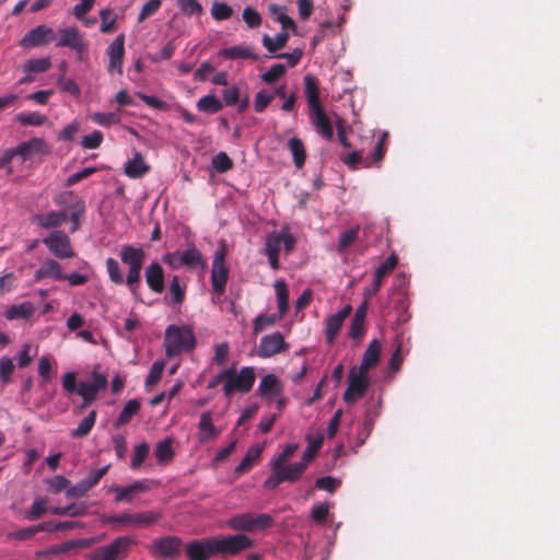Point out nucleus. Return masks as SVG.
Masks as SVG:
<instances>
[{
  "mask_svg": "<svg viewBox=\"0 0 560 560\" xmlns=\"http://www.w3.org/2000/svg\"><path fill=\"white\" fill-rule=\"evenodd\" d=\"M303 80L304 94L310 107V119L316 131L326 140H330L334 136V128L329 116L320 104L317 79L312 74H306Z\"/></svg>",
  "mask_w": 560,
  "mask_h": 560,
  "instance_id": "nucleus-1",
  "label": "nucleus"
},
{
  "mask_svg": "<svg viewBox=\"0 0 560 560\" xmlns=\"http://www.w3.org/2000/svg\"><path fill=\"white\" fill-rule=\"evenodd\" d=\"M49 153L50 148L44 139L32 138L28 141L20 143L15 148L3 151L0 155V168L7 167L8 174H12L13 171L10 163L15 159H18L20 163H24L34 156L48 155Z\"/></svg>",
  "mask_w": 560,
  "mask_h": 560,
  "instance_id": "nucleus-2",
  "label": "nucleus"
},
{
  "mask_svg": "<svg viewBox=\"0 0 560 560\" xmlns=\"http://www.w3.org/2000/svg\"><path fill=\"white\" fill-rule=\"evenodd\" d=\"M196 346L192 330L187 326L170 325L165 329L164 347L168 358L191 351Z\"/></svg>",
  "mask_w": 560,
  "mask_h": 560,
  "instance_id": "nucleus-3",
  "label": "nucleus"
},
{
  "mask_svg": "<svg viewBox=\"0 0 560 560\" xmlns=\"http://www.w3.org/2000/svg\"><path fill=\"white\" fill-rule=\"evenodd\" d=\"M226 526L241 534L244 533H259L273 525V518L267 513H238L232 515L226 521Z\"/></svg>",
  "mask_w": 560,
  "mask_h": 560,
  "instance_id": "nucleus-4",
  "label": "nucleus"
},
{
  "mask_svg": "<svg viewBox=\"0 0 560 560\" xmlns=\"http://www.w3.org/2000/svg\"><path fill=\"white\" fill-rule=\"evenodd\" d=\"M228 381L223 385V394L225 397H231L235 393H248L256 381V373L253 366H243L238 372L236 371V362L228 366Z\"/></svg>",
  "mask_w": 560,
  "mask_h": 560,
  "instance_id": "nucleus-5",
  "label": "nucleus"
},
{
  "mask_svg": "<svg viewBox=\"0 0 560 560\" xmlns=\"http://www.w3.org/2000/svg\"><path fill=\"white\" fill-rule=\"evenodd\" d=\"M217 556H236L254 546V541L245 534L212 537Z\"/></svg>",
  "mask_w": 560,
  "mask_h": 560,
  "instance_id": "nucleus-6",
  "label": "nucleus"
},
{
  "mask_svg": "<svg viewBox=\"0 0 560 560\" xmlns=\"http://www.w3.org/2000/svg\"><path fill=\"white\" fill-rule=\"evenodd\" d=\"M135 544V539L131 536H119L115 538L110 544L97 547L90 553L91 560H119L125 558L131 546Z\"/></svg>",
  "mask_w": 560,
  "mask_h": 560,
  "instance_id": "nucleus-7",
  "label": "nucleus"
},
{
  "mask_svg": "<svg viewBox=\"0 0 560 560\" xmlns=\"http://www.w3.org/2000/svg\"><path fill=\"white\" fill-rule=\"evenodd\" d=\"M43 243L49 252L59 259L74 257V250L69 236L62 231H54L43 238Z\"/></svg>",
  "mask_w": 560,
  "mask_h": 560,
  "instance_id": "nucleus-8",
  "label": "nucleus"
},
{
  "mask_svg": "<svg viewBox=\"0 0 560 560\" xmlns=\"http://www.w3.org/2000/svg\"><path fill=\"white\" fill-rule=\"evenodd\" d=\"M163 261L173 269H179L184 266L196 267L201 264V253L194 246L185 250L167 253L163 256Z\"/></svg>",
  "mask_w": 560,
  "mask_h": 560,
  "instance_id": "nucleus-9",
  "label": "nucleus"
},
{
  "mask_svg": "<svg viewBox=\"0 0 560 560\" xmlns=\"http://www.w3.org/2000/svg\"><path fill=\"white\" fill-rule=\"evenodd\" d=\"M368 386V374L358 371L357 368L353 366L348 375V387L343 394L345 401L348 404L357 401L365 394Z\"/></svg>",
  "mask_w": 560,
  "mask_h": 560,
  "instance_id": "nucleus-10",
  "label": "nucleus"
},
{
  "mask_svg": "<svg viewBox=\"0 0 560 560\" xmlns=\"http://www.w3.org/2000/svg\"><path fill=\"white\" fill-rule=\"evenodd\" d=\"M296 240L290 233L288 228H282L279 232H272L267 235L265 241V254L279 255L281 246L285 252H291L295 246Z\"/></svg>",
  "mask_w": 560,
  "mask_h": 560,
  "instance_id": "nucleus-11",
  "label": "nucleus"
},
{
  "mask_svg": "<svg viewBox=\"0 0 560 560\" xmlns=\"http://www.w3.org/2000/svg\"><path fill=\"white\" fill-rule=\"evenodd\" d=\"M161 513L159 512H142V513H124L120 515H109L104 518L106 523L109 524H133L138 526H149L155 523L161 518Z\"/></svg>",
  "mask_w": 560,
  "mask_h": 560,
  "instance_id": "nucleus-12",
  "label": "nucleus"
},
{
  "mask_svg": "<svg viewBox=\"0 0 560 560\" xmlns=\"http://www.w3.org/2000/svg\"><path fill=\"white\" fill-rule=\"evenodd\" d=\"M229 277V269L225 266V253L224 249L215 252L212 270H211V284L215 293H223Z\"/></svg>",
  "mask_w": 560,
  "mask_h": 560,
  "instance_id": "nucleus-13",
  "label": "nucleus"
},
{
  "mask_svg": "<svg viewBox=\"0 0 560 560\" xmlns=\"http://www.w3.org/2000/svg\"><path fill=\"white\" fill-rule=\"evenodd\" d=\"M182 540L175 536H165L154 539L149 547L152 556L163 559H170L179 553Z\"/></svg>",
  "mask_w": 560,
  "mask_h": 560,
  "instance_id": "nucleus-14",
  "label": "nucleus"
},
{
  "mask_svg": "<svg viewBox=\"0 0 560 560\" xmlns=\"http://www.w3.org/2000/svg\"><path fill=\"white\" fill-rule=\"evenodd\" d=\"M56 37L55 31L47 25H38L30 30L21 39L20 45L23 48H33L47 45Z\"/></svg>",
  "mask_w": 560,
  "mask_h": 560,
  "instance_id": "nucleus-15",
  "label": "nucleus"
},
{
  "mask_svg": "<svg viewBox=\"0 0 560 560\" xmlns=\"http://www.w3.org/2000/svg\"><path fill=\"white\" fill-rule=\"evenodd\" d=\"M106 387L107 377L100 373H94L90 382H80L77 393L83 398V407L95 400L98 392Z\"/></svg>",
  "mask_w": 560,
  "mask_h": 560,
  "instance_id": "nucleus-16",
  "label": "nucleus"
},
{
  "mask_svg": "<svg viewBox=\"0 0 560 560\" xmlns=\"http://www.w3.org/2000/svg\"><path fill=\"white\" fill-rule=\"evenodd\" d=\"M186 556L188 560H209L217 556L213 539H196L186 544Z\"/></svg>",
  "mask_w": 560,
  "mask_h": 560,
  "instance_id": "nucleus-17",
  "label": "nucleus"
},
{
  "mask_svg": "<svg viewBox=\"0 0 560 560\" xmlns=\"http://www.w3.org/2000/svg\"><path fill=\"white\" fill-rule=\"evenodd\" d=\"M58 34H59V38L57 42L58 47H68L80 55L88 47V45L83 38V35L80 33V31L75 26H68L65 28H60Z\"/></svg>",
  "mask_w": 560,
  "mask_h": 560,
  "instance_id": "nucleus-18",
  "label": "nucleus"
},
{
  "mask_svg": "<svg viewBox=\"0 0 560 560\" xmlns=\"http://www.w3.org/2000/svg\"><path fill=\"white\" fill-rule=\"evenodd\" d=\"M108 72L122 74V63L125 57V35L119 34L107 47Z\"/></svg>",
  "mask_w": 560,
  "mask_h": 560,
  "instance_id": "nucleus-19",
  "label": "nucleus"
},
{
  "mask_svg": "<svg viewBox=\"0 0 560 560\" xmlns=\"http://www.w3.org/2000/svg\"><path fill=\"white\" fill-rule=\"evenodd\" d=\"M283 392V384L275 374L265 375L257 387V395L265 401L273 402Z\"/></svg>",
  "mask_w": 560,
  "mask_h": 560,
  "instance_id": "nucleus-20",
  "label": "nucleus"
},
{
  "mask_svg": "<svg viewBox=\"0 0 560 560\" xmlns=\"http://www.w3.org/2000/svg\"><path fill=\"white\" fill-rule=\"evenodd\" d=\"M284 349H287L284 338L281 332L277 331L260 339L257 352L260 358H269Z\"/></svg>",
  "mask_w": 560,
  "mask_h": 560,
  "instance_id": "nucleus-21",
  "label": "nucleus"
},
{
  "mask_svg": "<svg viewBox=\"0 0 560 560\" xmlns=\"http://www.w3.org/2000/svg\"><path fill=\"white\" fill-rule=\"evenodd\" d=\"M352 312V306L350 304L345 305L340 311L336 314L330 315L326 318L325 322V332L326 339L328 343H332L343 325L345 319Z\"/></svg>",
  "mask_w": 560,
  "mask_h": 560,
  "instance_id": "nucleus-22",
  "label": "nucleus"
},
{
  "mask_svg": "<svg viewBox=\"0 0 560 560\" xmlns=\"http://www.w3.org/2000/svg\"><path fill=\"white\" fill-rule=\"evenodd\" d=\"M386 137V133L383 135V137L376 142L374 152L372 155V161L363 160L360 152L354 151L352 153H349L345 158H342V161L351 168H355L359 163H362L364 167H370L373 163L380 162L384 156V139Z\"/></svg>",
  "mask_w": 560,
  "mask_h": 560,
  "instance_id": "nucleus-23",
  "label": "nucleus"
},
{
  "mask_svg": "<svg viewBox=\"0 0 560 560\" xmlns=\"http://www.w3.org/2000/svg\"><path fill=\"white\" fill-rule=\"evenodd\" d=\"M35 281L43 279H51L55 281H61L66 279V272L60 262L56 259H46L34 273Z\"/></svg>",
  "mask_w": 560,
  "mask_h": 560,
  "instance_id": "nucleus-24",
  "label": "nucleus"
},
{
  "mask_svg": "<svg viewBox=\"0 0 560 560\" xmlns=\"http://www.w3.org/2000/svg\"><path fill=\"white\" fill-rule=\"evenodd\" d=\"M150 489L147 480H137L132 485L129 486H112L110 491L115 492L117 495L115 498L116 502H131L133 497L145 492Z\"/></svg>",
  "mask_w": 560,
  "mask_h": 560,
  "instance_id": "nucleus-25",
  "label": "nucleus"
},
{
  "mask_svg": "<svg viewBox=\"0 0 560 560\" xmlns=\"http://www.w3.org/2000/svg\"><path fill=\"white\" fill-rule=\"evenodd\" d=\"M150 172V165L139 151H133L132 158L124 164V174L129 178H141Z\"/></svg>",
  "mask_w": 560,
  "mask_h": 560,
  "instance_id": "nucleus-26",
  "label": "nucleus"
},
{
  "mask_svg": "<svg viewBox=\"0 0 560 560\" xmlns=\"http://www.w3.org/2000/svg\"><path fill=\"white\" fill-rule=\"evenodd\" d=\"M144 276L151 291L155 293L164 291V270L160 264H150L144 270Z\"/></svg>",
  "mask_w": 560,
  "mask_h": 560,
  "instance_id": "nucleus-27",
  "label": "nucleus"
},
{
  "mask_svg": "<svg viewBox=\"0 0 560 560\" xmlns=\"http://www.w3.org/2000/svg\"><path fill=\"white\" fill-rule=\"evenodd\" d=\"M119 256L121 261L128 266V269H142L145 252L139 247L124 245L120 249Z\"/></svg>",
  "mask_w": 560,
  "mask_h": 560,
  "instance_id": "nucleus-28",
  "label": "nucleus"
},
{
  "mask_svg": "<svg viewBox=\"0 0 560 560\" xmlns=\"http://www.w3.org/2000/svg\"><path fill=\"white\" fill-rule=\"evenodd\" d=\"M68 219V213L65 210L49 211L34 217L33 222L43 229H56L61 226Z\"/></svg>",
  "mask_w": 560,
  "mask_h": 560,
  "instance_id": "nucleus-29",
  "label": "nucleus"
},
{
  "mask_svg": "<svg viewBox=\"0 0 560 560\" xmlns=\"http://www.w3.org/2000/svg\"><path fill=\"white\" fill-rule=\"evenodd\" d=\"M51 67L49 57L30 59L23 65V72L25 75L20 80V83H28L33 81L34 73L46 72Z\"/></svg>",
  "mask_w": 560,
  "mask_h": 560,
  "instance_id": "nucleus-30",
  "label": "nucleus"
},
{
  "mask_svg": "<svg viewBox=\"0 0 560 560\" xmlns=\"http://www.w3.org/2000/svg\"><path fill=\"white\" fill-rule=\"evenodd\" d=\"M381 355V343L378 340L373 339L364 351L361 364L357 368L358 371L369 373V370L378 363Z\"/></svg>",
  "mask_w": 560,
  "mask_h": 560,
  "instance_id": "nucleus-31",
  "label": "nucleus"
},
{
  "mask_svg": "<svg viewBox=\"0 0 560 560\" xmlns=\"http://www.w3.org/2000/svg\"><path fill=\"white\" fill-rule=\"evenodd\" d=\"M219 55L226 60L252 59L258 60L259 56L246 45H236L232 47L222 48Z\"/></svg>",
  "mask_w": 560,
  "mask_h": 560,
  "instance_id": "nucleus-32",
  "label": "nucleus"
},
{
  "mask_svg": "<svg viewBox=\"0 0 560 560\" xmlns=\"http://www.w3.org/2000/svg\"><path fill=\"white\" fill-rule=\"evenodd\" d=\"M199 441L201 443L214 440L219 435V430L213 425L211 411H205L200 415L199 423Z\"/></svg>",
  "mask_w": 560,
  "mask_h": 560,
  "instance_id": "nucleus-33",
  "label": "nucleus"
},
{
  "mask_svg": "<svg viewBox=\"0 0 560 560\" xmlns=\"http://www.w3.org/2000/svg\"><path fill=\"white\" fill-rule=\"evenodd\" d=\"M34 305L31 302H23L9 307L4 313V317L9 320L28 319L34 315Z\"/></svg>",
  "mask_w": 560,
  "mask_h": 560,
  "instance_id": "nucleus-34",
  "label": "nucleus"
},
{
  "mask_svg": "<svg viewBox=\"0 0 560 560\" xmlns=\"http://www.w3.org/2000/svg\"><path fill=\"white\" fill-rule=\"evenodd\" d=\"M141 408V401L139 399L128 400L122 410L120 411L114 425L119 428L130 422L133 416L138 415Z\"/></svg>",
  "mask_w": 560,
  "mask_h": 560,
  "instance_id": "nucleus-35",
  "label": "nucleus"
},
{
  "mask_svg": "<svg viewBox=\"0 0 560 560\" xmlns=\"http://www.w3.org/2000/svg\"><path fill=\"white\" fill-rule=\"evenodd\" d=\"M305 463L296 462L293 464H283L279 467L285 482H295L298 481L304 471L306 470Z\"/></svg>",
  "mask_w": 560,
  "mask_h": 560,
  "instance_id": "nucleus-36",
  "label": "nucleus"
},
{
  "mask_svg": "<svg viewBox=\"0 0 560 560\" xmlns=\"http://www.w3.org/2000/svg\"><path fill=\"white\" fill-rule=\"evenodd\" d=\"M262 451H264V445H260V444H256V445H253L252 447H249L246 455L243 457L241 463L236 466L235 472L240 475V474H243L244 471L250 469L253 464L255 463V460H257L259 458V456L261 455Z\"/></svg>",
  "mask_w": 560,
  "mask_h": 560,
  "instance_id": "nucleus-37",
  "label": "nucleus"
},
{
  "mask_svg": "<svg viewBox=\"0 0 560 560\" xmlns=\"http://www.w3.org/2000/svg\"><path fill=\"white\" fill-rule=\"evenodd\" d=\"M288 39L289 34L283 31L278 33L275 37H270L268 34H265L261 38V42L270 54H275L287 45Z\"/></svg>",
  "mask_w": 560,
  "mask_h": 560,
  "instance_id": "nucleus-38",
  "label": "nucleus"
},
{
  "mask_svg": "<svg viewBox=\"0 0 560 560\" xmlns=\"http://www.w3.org/2000/svg\"><path fill=\"white\" fill-rule=\"evenodd\" d=\"M288 149L290 150L293 156V163L296 168H302L305 163V148L301 139L299 138H290L288 140Z\"/></svg>",
  "mask_w": 560,
  "mask_h": 560,
  "instance_id": "nucleus-39",
  "label": "nucleus"
},
{
  "mask_svg": "<svg viewBox=\"0 0 560 560\" xmlns=\"http://www.w3.org/2000/svg\"><path fill=\"white\" fill-rule=\"evenodd\" d=\"M307 446L303 453L302 463H305V466L307 467L311 460L315 457L317 452L320 450L323 442H324V435L318 434L315 438H312L311 435H307Z\"/></svg>",
  "mask_w": 560,
  "mask_h": 560,
  "instance_id": "nucleus-40",
  "label": "nucleus"
},
{
  "mask_svg": "<svg viewBox=\"0 0 560 560\" xmlns=\"http://www.w3.org/2000/svg\"><path fill=\"white\" fill-rule=\"evenodd\" d=\"M365 315H366V301L360 307L357 308L355 314L351 320V327H350L349 335L352 338H358L362 335Z\"/></svg>",
  "mask_w": 560,
  "mask_h": 560,
  "instance_id": "nucleus-41",
  "label": "nucleus"
},
{
  "mask_svg": "<svg viewBox=\"0 0 560 560\" xmlns=\"http://www.w3.org/2000/svg\"><path fill=\"white\" fill-rule=\"evenodd\" d=\"M196 106L199 112L213 114L223 108V103L214 94H208L199 98Z\"/></svg>",
  "mask_w": 560,
  "mask_h": 560,
  "instance_id": "nucleus-42",
  "label": "nucleus"
},
{
  "mask_svg": "<svg viewBox=\"0 0 560 560\" xmlns=\"http://www.w3.org/2000/svg\"><path fill=\"white\" fill-rule=\"evenodd\" d=\"M172 444L173 441L170 438H166L156 444L154 453L160 464L168 463L174 457Z\"/></svg>",
  "mask_w": 560,
  "mask_h": 560,
  "instance_id": "nucleus-43",
  "label": "nucleus"
},
{
  "mask_svg": "<svg viewBox=\"0 0 560 560\" xmlns=\"http://www.w3.org/2000/svg\"><path fill=\"white\" fill-rule=\"evenodd\" d=\"M95 421H96V411L92 410L89 412V415L86 417H84L81 420L79 425L74 430L71 431V436L74 439L86 436L91 432L92 428L94 427Z\"/></svg>",
  "mask_w": 560,
  "mask_h": 560,
  "instance_id": "nucleus-44",
  "label": "nucleus"
},
{
  "mask_svg": "<svg viewBox=\"0 0 560 560\" xmlns=\"http://www.w3.org/2000/svg\"><path fill=\"white\" fill-rule=\"evenodd\" d=\"M269 12L276 18V20L281 24L283 30H295V22L287 14V9L284 7H279L277 4H269Z\"/></svg>",
  "mask_w": 560,
  "mask_h": 560,
  "instance_id": "nucleus-45",
  "label": "nucleus"
},
{
  "mask_svg": "<svg viewBox=\"0 0 560 560\" xmlns=\"http://www.w3.org/2000/svg\"><path fill=\"white\" fill-rule=\"evenodd\" d=\"M275 291L278 300V310L280 314H285L288 311L289 291L287 283L283 279H277L275 281Z\"/></svg>",
  "mask_w": 560,
  "mask_h": 560,
  "instance_id": "nucleus-46",
  "label": "nucleus"
},
{
  "mask_svg": "<svg viewBox=\"0 0 560 560\" xmlns=\"http://www.w3.org/2000/svg\"><path fill=\"white\" fill-rule=\"evenodd\" d=\"M65 196H68V197H71V198L75 199V203L73 206V210L68 215L70 218L71 222H72V226L70 229V232H75L79 229V226H80L79 219H80V215L83 214L84 211H85V205H84V202L80 198L74 196L72 191H68V192L61 195V197H65Z\"/></svg>",
  "mask_w": 560,
  "mask_h": 560,
  "instance_id": "nucleus-47",
  "label": "nucleus"
},
{
  "mask_svg": "<svg viewBox=\"0 0 560 560\" xmlns=\"http://www.w3.org/2000/svg\"><path fill=\"white\" fill-rule=\"evenodd\" d=\"M90 118L93 122L103 126L108 127L113 125H117L120 122L121 118L120 115L117 113H93L90 115Z\"/></svg>",
  "mask_w": 560,
  "mask_h": 560,
  "instance_id": "nucleus-48",
  "label": "nucleus"
},
{
  "mask_svg": "<svg viewBox=\"0 0 560 560\" xmlns=\"http://www.w3.org/2000/svg\"><path fill=\"white\" fill-rule=\"evenodd\" d=\"M15 118L23 126H42L47 119L45 115L36 112H22Z\"/></svg>",
  "mask_w": 560,
  "mask_h": 560,
  "instance_id": "nucleus-49",
  "label": "nucleus"
},
{
  "mask_svg": "<svg viewBox=\"0 0 560 560\" xmlns=\"http://www.w3.org/2000/svg\"><path fill=\"white\" fill-rule=\"evenodd\" d=\"M360 226L357 225L351 228L345 232H342L339 236L338 243V252L343 253L352 243H354L359 237Z\"/></svg>",
  "mask_w": 560,
  "mask_h": 560,
  "instance_id": "nucleus-50",
  "label": "nucleus"
},
{
  "mask_svg": "<svg viewBox=\"0 0 560 560\" xmlns=\"http://www.w3.org/2000/svg\"><path fill=\"white\" fill-rule=\"evenodd\" d=\"M284 314H280V311L278 314H270V315H259L254 320V331L257 334L265 328L276 324L278 320H280L283 317Z\"/></svg>",
  "mask_w": 560,
  "mask_h": 560,
  "instance_id": "nucleus-51",
  "label": "nucleus"
},
{
  "mask_svg": "<svg viewBox=\"0 0 560 560\" xmlns=\"http://www.w3.org/2000/svg\"><path fill=\"white\" fill-rule=\"evenodd\" d=\"M214 354H213V363L217 366H224L226 365L229 361L230 355V346L228 342H220L215 343L213 347Z\"/></svg>",
  "mask_w": 560,
  "mask_h": 560,
  "instance_id": "nucleus-52",
  "label": "nucleus"
},
{
  "mask_svg": "<svg viewBox=\"0 0 560 560\" xmlns=\"http://www.w3.org/2000/svg\"><path fill=\"white\" fill-rule=\"evenodd\" d=\"M211 165L215 172L225 173L233 167V162L225 152H219L212 158Z\"/></svg>",
  "mask_w": 560,
  "mask_h": 560,
  "instance_id": "nucleus-53",
  "label": "nucleus"
},
{
  "mask_svg": "<svg viewBox=\"0 0 560 560\" xmlns=\"http://www.w3.org/2000/svg\"><path fill=\"white\" fill-rule=\"evenodd\" d=\"M47 503V499L45 498L35 499L26 514V517L32 521L40 518L46 512H48Z\"/></svg>",
  "mask_w": 560,
  "mask_h": 560,
  "instance_id": "nucleus-54",
  "label": "nucleus"
},
{
  "mask_svg": "<svg viewBox=\"0 0 560 560\" xmlns=\"http://www.w3.org/2000/svg\"><path fill=\"white\" fill-rule=\"evenodd\" d=\"M233 14V9L224 3V2H219V1H214L212 3V7H211V15L214 20L217 21H224V20H228L232 16Z\"/></svg>",
  "mask_w": 560,
  "mask_h": 560,
  "instance_id": "nucleus-55",
  "label": "nucleus"
},
{
  "mask_svg": "<svg viewBox=\"0 0 560 560\" xmlns=\"http://www.w3.org/2000/svg\"><path fill=\"white\" fill-rule=\"evenodd\" d=\"M106 270L112 282L115 284L124 283V276L118 261L112 257L106 259Z\"/></svg>",
  "mask_w": 560,
  "mask_h": 560,
  "instance_id": "nucleus-56",
  "label": "nucleus"
},
{
  "mask_svg": "<svg viewBox=\"0 0 560 560\" xmlns=\"http://www.w3.org/2000/svg\"><path fill=\"white\" fill-rule=\"evenodd\" d=\"M298 447L299 445L296 443H289L284 445L282 451L270 460V464H273L278 467H280L283 464H287L288 460L293 456Z\"/></svg>",
  "mask_w": 560,
  "mask_h": 560,
  "instance_id": "nucleus-57",
  "label": "nucleus"
},
{
  "mask_svg": "<svg viewBox=\"0 0 560 560\" xmlns=\"http://www.w3.org/2000/svg\"><path fill=\"white\" fill-rule=\"evenodd\" d=\"M110 465H105L98 469L91 470L89 475L81 480V482L88 488L90 491L93 487H95L103 476L108 471Z\"/></svg>",
  "mask_w": 560,
  "mask_h": 560,
  "instance_id": "nucleus-58",
  "label": "nucleus"
},
{
  "mask_svg": "<svg viewBox=\"0 0 560 560\" xmlns=\"http://www.w3.org/2000/svg\"><path fill=\"white\" fill-rule=\"evenodd\" d=\"M164 362L163 361H155L150 368L149 374L145 378V388L150 389L151 386L156 384L161 377L164 370Z\"/></svg>",
  "mask_w": 560,
  "mask_h": 560,
  "instance_id": "nucleus-59",
  "label": "nucleus"
},
{
  "mask_svg": "<svg viewBox=\"0 0 560 560\" xmlns=\"http://www.w3.org/2000/svg\"><path fill=\"white\" fill-rule=\"evenodd\" d=\"M275 94L267 90H260L256 93L254 98V109L256 113H262L266 107L272 102Z\"/></svg>",
  "mask_w": 560,
  "mask_h": 560,
  "instance_id": "nucleus-60",
  "label": "nucleus"
},
{
  "mask_svg": "<svg viewBox=\"0 0 560 560\" xmlns=\"http://www.w3.org/2000/svg\"><path fill=\"white\" fill-rule=\"evenodd\" d=\"M177 5L186 15H200L203 11L198 0H177Z\"/></svg>",
  "mask_w": 560,
  "mask_h": 560,
  "instance_id": "nucleus-61",
  "label": "nucleus"
},
{
  "mask_svg": "<svg viewBox=\"0 0 560 560\" xmlns=\"http://www.w3.org/2000/svg\"><path fill=\"white\" fill-rule=\"evenodd\" d=\"M14 363L9 357L0 358V377L3 384H9L11 382V376L14 372Z\"/></svg>",
  "mask_w": 560,
  "mask_h": 560,
  "instance_id": "nucleus-62",
  "label": "nucleus"
},
{
  "mask_svg": "<svg viewBox=\"0 0 560 560\" xmlns=\"http://www.w3.org/2000/svg\"><path fill=\"white\" fill-rule=\"evenodd\" d=\"M242 18L249 28L258 27L262 22L260 13L252 7L243 10Z\"/></svg>",
  "mask_w": 560,
  "mask_h": 560,
  "instance_id": "nucleus-63",
  "label": "nucleus"
},
{
  "mask_svg": "<svg viewBox=\"0 0 560 560\" xmlns=\"http://www.w3.org/2000/svg\"><path fill=\"white\" fill-rule=\"evenodd\" d=\"M161 4V0H149L148 2H145L139 12L138 22L141 23L145 19L155 14L160 10Z\"/></svg>",
  "mask_w": 560,
  "mask_h": 560,
  "instance_id": "nucleus-64",
  "label": "nucleus"
}]
</instances>
